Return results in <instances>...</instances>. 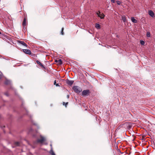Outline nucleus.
Here are the masks:
<instances>
[{
    "label": "nucleus",
    "instance_id": "nucleus-20",
    "mask_svg": "<svg viewBox=\"0 0 155 155\" xmlns=\"http://www.w3.org/2000/svg\"><path fill=\"white\" fill-rule=\"evenodd\" d=\"M68 104V102H66V103H65L64 102H63V105H65L66 107V106Z\"/></svg>",
    "mask_w": 155,
    "mask_h": 155
},
{
    "label": "nucleus",
    "instance_id": "nucleus-28",
    "mask_svg": "<svg viewBox=\"0 0 155 155\" xmlns=\"http://www.w3.org/2000/svg\"><path fill=\"white\" fill-rule=\"evenodd\" d=\"M69 95H67V98H69Z\"/></svg>",
    "mask_w": 155,
    "mask_h": 155
},
{
    "label": "nucleus",
    "instance_id": "nucleus-3",
    "mask_svg": "<svg viewBox=\"0 0 155 155\" xmlns=\"http://www.w3.org/2000/svg\"><path fill=\"white\" fill-rule=\"evenodd\" d=\"M41 139H38L37 140V142L38 143H42L45 141V139L44 137L42 136H40Z\"/></svg>",
    "mask_w": 155,
    "mask_h": 155
},
{
    "label": "nucleus",
    "instance_id": "nucleus-31",
    "mask_svg": "<svg viewBox=\"0 0 155 155\" xmlns=\"http://www.w3.org/2000/svg\"><path fill=\"white\" fill-rule=\"evenodd\" d=\"M101 16H102V17H103V15H101Z\"/></svg>",
    "mask_w": 155,
    "mask_h": 155
},
{
    "label": "nucleus",
    "instance_id": "nucleus-2",
    "mask_svg": "<svg viewBox=\"0 0 155 155\" xmlns=\"http://www.w3.org/2000/svg\"><path fill=\"white\" fill-rule=\"evenodd\" d=\"M90 93V91L89 90H86L83 91L81 93L82 96H87Z\"/></svg>",
    "mask_w": 155,
    "mask_h": 155
},
{
    "label": "nucleus",
    "instance_id": "nucleus-16",
    "mask_svg": "<svg viewBox=\"0 0 155 155\" xmlns=\"http://www.w3.org/2000/svg\"><path fill=\"white\" fill-rule=\"evenodd\" d=\"M147 36L148 37H150V33L149 32H147Z\"/></svg>",
    "mask_w": 155,
    "mask_h": 155
},
{
    "label": "nucleus",
    "instance_id": "nucleus-15",
    "mask_svg": "<svg viewBox=\"0 0 155 155\" xmlns=\"http://www.w3.org/2000/svg\"><path fill=\"white\" fill-rule=\"evenodd\" d=\"M9 81L8 80L6 81L5 82V84L6 85H8L9 84Z\"/></svg>",
    "mask_w": 155,
    "mask_h": 155
},
{
    "label": "nucleus",
    "instance_id": "nucleus-7",
    "mask_svg": "<svg viewBox=\"0 0 155 155\" xmlns=\"http://www.w3.org/2000/svg\"><path fill=\"white\" fill-rule=\"evenodd\" d=\"M74 82V81L72 80H68L67 81V83L70 86L72 85Z\"/></svg>",
    "mask_w": 155,
    "mask_h": 155
},
{
    "label": "nucleus",
    "instance_id": "nucleus-8",
    "mask_svg": "<svg viewBox=\"0 0 155 155\" xmlns=\"http://www.w3.org/2000/svg\"><path fill=\"white\" fill-rule=\"evenodd\" d=\"M148 14L151 17H153L154 16V12L151 10L149 11Z\"/></svg>",
    "mask_w": 155,
    "mask_h": 155
},
{
    "label": "nucleus",
    "instance_id": "nucleus-21",
    "mask_svg": "<svg viewBox=\"0 0 155 155\" xmlns=\"http://www.w3.org/2000/svg\"><path fill=\"white\" fill-rule=\"evenodd\" d=\"M51 155H55V153L52 150H51Z\"/></svg>",
    "mask_w": 155,
    "mask_h": 155
},
{
    "label": "nucleus",
    "instance_id": "nucleus-25",
    "mask_svg": "<svg viewBox=\"0 0 155 155\" xmlns=\"http://www.w3.org/2000/svg\"><path fill=\"white\" fill-rule=\"evenodd\" d=\"M5 94L7 96H8V93H5Z\"/></svg>",
    "mask_w": 155,
    "mask_h": 155
},
{
    "label": "nucleus",
    "instance_id": "nucleus-12",
    "mask_svg": "<svg viewBox=\"0 0 155 155\" xmlns=\"http://www.w3.org/2000/svg\"><path fill=\"white\" fill-rule=\"evenodd\" d=\"M122 20H123V22L125 23L126 22V20L125 15H123L121 17Z\"/></svg>",
    "mask_w": 155,
    "mask_h": 155
},
{
    "label": "nucleus",
    "instance_id": "nucleus-6",
    "mask_svg": "<svg viewBox=\"0 0 155 155\" xmlns=\"http://www.w3.org/2000/svg\"><path fill=\"white\" fill-rule=\"evenodd\" d=\"M18 43L24 46L27 47V45L24 41H21L18 40L17 41Z\"/></svg>",
    "mask_w": 155,
    "mask_h": 155
},
{
    "label": "nucleus",
    "instance_id": "nucleus-10",
    "mask_svg": "<svg viewBox=\"0 0 155 155\" xmlns=\"http://www.w3.org/2000/svg\"><path fill=\"white\" fill-rule=\"evenodd\" d=\"M26 18L25 17L23 19L22 24L24 27L26 25Z\"/></svg>",
    "mask_w": 155,
    "mask_h": 155
},
{
    "label": "nucleus",
    "instance_id": "nucleus-17",
    "mask_svg": "<svg viewBox=\"0 0 155 155\" xmlns=\"http://www.w3.org/2000/svg\"><path fill=\"white\" fill-rule=\"evenodd\" d=\"M96 27L97 28H100V25L99 24H97L96 25Z\"/></svg>",
    "mask_w": 155,
    "mask_h": 155
},
{
    "label": "nucleus",
    "instance_id": "nucleus-30",
    "mask_svg": "<svg viewBox=\"0 0 155 155\" xmlns=\"http://www.w3.org/2000/svg\"><path fill=\"white\" fill-rule=\"evenodd\" d=\"M1 74H0V79H1Z\"/></svg>",
    "mask_w": 155,
    "mask_h": 155
},
{
    "label": "nucleus",
    "instance_id": "nucleus-27",
    "mask_svg": "<svg viewBox=\"0 0 155 155\" xmlns=\"http://www.w3.org/2000/svg\"><path fill=\"white\" fill-rule=\"evenodd\" d=\"M56 86H59V85L58 84H56L55 85Z\"/></svg>",
    "mask_w": 155,
    "mask_h": 155
},
{
    "label": "nucleus",
    "instance_id": "nucleus-29",
    "mask_svg": "<svg viewBox=\"0 0 155 155\" xmlns=\"http://www.w3.org/2000/svg\"><path fill=\"white\" fill-rule=\"evenodd\" d=\"M55 62H58V60H56L55 61Z\"/></svg>",
    "mask_w": 155,
    "mask_h": 155
},
{
    "label": "nucleus",
    "instance_id": "nucleus-18",
    "mask_svg": "<svg viewBox=\"0 0 155 155\" xmlns=\"http://www.w3.org/2000/svg\"><path fill=\"white\" fill-rule=\"evenodd\" d=\"M64 30V28H61V34L62 35H64V32H63Z\"/></svg>",
    "mask_w": 155,
    "mask_h": 155
},
{
    "label": "nucleus",
    "instance_id": "nucleus-5",
    "mask_svg": "<svg viewBox=\"0 0 155 155\" xmlns=\"http://www.w3.org/2000/svg\"><path fill=\"white\" fill-rule=\"evenodd\" d=\"M23 52L25 53L26 54H30L31 53V51L28 49H23Z\"/></svg>",
    "mask_w": 155,
    "mask_h": 155
},
{
    "label": "nucleus",
    "instance_id": "nucleus-1",
    "mask_svg": "<svg viewBox=\"0 0 155 155\" xmlns=\"http://www.w3.org/2000/svg\"><path fill=\"white\" fill-rule=\"evenodd\" d=\"M72 89L74 92L78 93H80L82 91L81 88L77 86H73Z\"/></svg>",
    "mask_w": 155,
    "mask_h": 155
},
{
    "label": "nucleus",
    "instance_id": "nucleus-9",
    "mask_svg": "<svg viewBox=\"0 0 155 155\" xmlns=\"http://www.w3.org/2000/svg\"><path fill=\"white\" fill-rule=\"evenodd\" d=\"M36 62L37 63V64L40 65L43 68H44V69L45 68V67L43 66V64L41 62H40L39 61H38V60H37L36 61Z\"/></svg>",
    "mask_w": 155,
    "mask_h": 155
},
{
    "label": "nucleus",
    "instance_id": "nucleus-19",
    "mask_svg": "<svg viewBox=\"0 0 155 155\" xmlns=\"http://www.w3.org/2000/svg\"><path fill=\"white\" fill-rule=\"evenodd\" d=\"M140 43L142 45H144V44L145 43V42L143 41L140 40Z\"/></svg>",
    "mask_w": 155,
    "mask_h": 155
},
{
    "label": "nucleus",
    "instance_id": "nucleus-24",
    "mask_svg": "<svg viewBox=\"0 0 155 155\" xmlns=\"http://www.w3.org/2000/svg\"><path fill=\"white\" fill-rule=\"evenodd\" d=\"M111 2L114 3L115 2L114 0H110Z\"/></svg>",
    "mask_w": 155,
    "mask_h": 155
},
{
    "label": "nucleus",
    "instance_id": "nucleus-23",
    "mask_svg": "<svg viewBox=\"0 0 155 155\" xmlns=\"http://www.w3.org/2000/svg\"><path fill=\"white\" fill-rule=\"evenodd\" d=\"M127 127L129 129H130L132 127V126L130 125H129L127 126Z\"/></svg>",
    "mask_w": 155,
    "mask_h": 155
},
{
    "label": "nucleus",
    "instance_id": "nucleus-11",
    "mask_svg": "<svg viewBox=\"0 0 155 155\" xmlns=\"http://www.w3.org/2000/svg\"><path fill=\"white\" fill-rule=\"evenodd\" d=\"M132 21L134 23H137V21L135 19L134 17H132L131 18Z\"/></svg>",
    "mask_w": 155,
    "mask_h": 155
},
{
    "label": "nucleus",
    "instance_id": "nucleus-22",
    "mask_svg": "<svg viewBox=\"0 0 155 155\" xmlns=\"http://www.w3.org/2000/svg\"><path fill=\"white\" fill-rule=\"evenodd\" d=\"M117 5H120V4H121L120 2L119 1H117Z\"/></svg>",
    "mask_w": 155,
    "mask_h": 155
},
{
    "label": "nucleus",
    "instance_id": "nucleus-4",
    "mask_svg": "<svg viewBox=\"0 0 155 155\" xmlns=\"http://www.w3.org/2000/svg\"><path fill=\"white\" fill-rule=\"evenodd\" d=\"M97 14L101 19H104L105 16L104 14L103 13H101L100 11H98V12L97 13Z\"/></svg>",
    "mask_w": 155,
    "mask_h": 155
},
{
    "label": "nucleus",
    "instance_id": "nucleus-26",
    "mask_svg": "<svg viewBox=\"0 0 155 155\" xmlns=\"http://www.w3.org/2000/svg\"><path fill=\"white\" fill-rule=\"evenodd\" d=\"M56 80L54 81V84L55 85L56 84Z\"/></svg>",
    "mask_w": 155,
    "mask_h": 155
},
{
    "label": "nucleus",
    "instance_id": "nucleus-13",
    "mask_svg": "<svg viewBox=\"0 0 155 155\" xmlns=\"http://www.w3.org/2000/svg\"><path fill=\"white\" fill-rule=\"evenodd\" d=\"M14 144L16 146H19L20 143L18 142H15L14 143Z\"/></svg>",
    "mask_w": 155,
    "mask_h": 155
},
{
    "label": "nucleus",
    "instance_id": "nucleus-14",
    "mask_svg": "<svg viewBox=\"0 0 155 155\" xmlns=\"http://www.w3.org/2000/svg\"><path fill=\"white\" fill-rule=\"evenodd\" d=\"M58 64H62V62L61 59H59L58 60Z\"/></svg>",
    "mask_w": 155,
    "mask_h": 155
}]
</instances>
